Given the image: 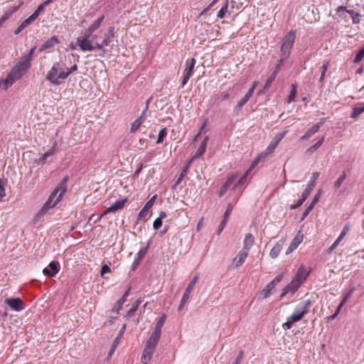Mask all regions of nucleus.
Returning <instances> with one entry per match:
<instances>
[{
  "instance_id": "19",
  "label": "nucleus",
  "mask_w": 364,
  "mask_h": 364,
  "mask_svg": "<svg viewBox=\"0 0 364 364\" xmlns=\"http://www.w3.org/2000/svg\"><path fill=\"white\" fill-rule=\"evenodd\" d=\"M301 286V285L299 284V282H296L292 279L291 281L282 289V297H284L289 294L293 295Z\"/></svg>"
},
{
  "instance_id": "61",
  "label": "nucleus",
  "mask_w": 364,
  "mask_h": 364,
  "mask_svg": "<svg viewBox=\"0 0 364 364\" xmlns=\"http://www.w3.org/2000/svg\"><path fill=\"white\" fill-rule=\"evenodd\" d=\"M360 14L359 13H358L357 14L354 15V16H353V18H352V19H353V23L354 24H358V23H360Z\"/></svg>"
},
{
  "instance_id": "5",
  "label": "nucleus",
  "mask_w": 364,
  "mask_h": 364,
  "mask_svg": "<svg viewBox=\"0 0 364 364\" xmlns=\"http://www.w3.org/2000/svg\"><path fill=\"white\" fill-rule=\"evenodd\" d=\"M93 32L88 28L81 33L80 36L77 38V44L81 50L85 51H93L95 50V43L93 41L90 40Z\"/></svg>"
},
{
  "instance_id": "15",
  "label": "nucleus",
  "mask_w": 364,
  "mask_h": 364,
  "mask_svg": "<svg viewBox=\"0 0 364 364\" xmlns=\"http://www.w3.org/2000/svg\"><path fill=\"white\" fill-rule=\"evenodd\" d=\"M309 274L310 269L308 270L304 265H301L299 267L292 279L301 285L306 281Z\"/></svg>"
},
{
  "instance_id": "25",
  "label": "nucleus",
  "mask_w": 364,
  "mask_h": 364,
  "mask_svg": "<svg viewBox=\"0 0 364 364\" xmlns=\"http://www.w3.org/2000/svg\"><path fill=\"white\" fill-rule=\"evenodd\" d=\"M284 241L279 240L274 245L269 252V256L272 259H275L278 257L282 249Z\"/></svg>"
},
{
  "instance_id": "45",
  "label": "nucleus",
  "mask_w": 364,
  "mask_h": 364,
  "mask_svg": "<svg viewBox=\"0 0 364 364\" xmlns=\"http://www.w3.org/2000/svg\"><path fill=\"white\" fill-rule=\"evenodd\" d=\"M166 135H167L166 129L162 128L159 132L156 144H161L164 141V138L166 136Z\"/></svg>"
},
{
  "instance_id": "44",
  "label": "nucleus",
  "mask_w": 364,
  "mask_h": 364,
  "mask_svg": "<svg viewBox=\"0 0 364 364\" xmlns=\"http://www.w3.org/2000/svg\"><path fill=\"white\" fill-rule=\"evenodd\" d=\"M238 176L237 174H232L228 176L227 178L226 182L225 184L226 185V187L230 188L233 184L235 185V183L237 178Z\"/></svg>"
},
{
  "instance_id": "36",
  "label": "nucleus",
  "mask_w": 364,
  "mask_h": 364,
  "mask_svg": "<svg viewBox=\"0 0 364 364\" xmlns=\"http://www.w3.org/2000/svg\"><path fill=\"white\" fill-rule=\"evenodd\" d=\"M57 143L54 142L53 146L48 149L39 159L40 161H42V163H44L48 157L51 156L55 151V146Z\"/></svg>"
},
{
  "instance_id": "28",
  "label": "nucleus",
  "mask_w": 364,
  "mask_h": 364,
  "mask_svg": "<svg viewBox=\"0 0 364 364\" xmlns=\"http://www.w3.org/2000/svg\"><path fill=\"white\" fill-rule=\"evenodd\" d=\"M146 109H144L141 116L137 118L132 124L131 127V132H136L139 129L141 123L144 122Z\"/></svg>"
},
{
  "instance_id": "12",
  "label": "nucleus",
  "mask_w": 364,
  "mask_h": 364,
  "mask_svg": "<svg viewBox=\"0 0 364 364\" xmlns=\"http://www.w3.org/2000/svg\"><path fill=\"white\" fill-rule=\"evenodd\" d=\"M31 61V60L25 56L21 57L18 64L12 69L14 73L16 72L17 74H20V76L22 77V75L30 68Z\"/></svg>"
},
{
  "instance_id": "20",
  "label": "nucleus",
  "mask_w": 364,
  "mask_h": 364,
  "mask_svg": "<svg viewBox=\"0 0 364 364\" xmlns=\"http://www.w3.org/2000/svg\"><path fill=\"white\" fill-rule=\"evenodd\" d=\"M350 225L346 224L343 228V230L341 231L340 235L338 237V238L334 241V242L330 246L328 249V252L331 253L333 252L340 244L341 240L346 237V234L350 230Z\"/></svg>"
},
{
  "instance_id": "6",
  "label": "nucleus",
  "mask_w": 364,
  "mask_h": 364,
  "mask_svg": "<svg viewBox=\"0 0 364 364\" xmlns=\"http://www.w3.org/2000/svg\"><path fill=\"white\" fill-rule=\"evenodd\" d=\"M296 38V31H290L284 37L282 41L281 53L284 58H288L290 55L291 49L292 48Z\"/></svg>"
},
{
  "instance_id": "10",
  "label": "nucleus",
  "mask_w": 364,
  "mask_h": 364,
  "mask_svg": "<svg viewBox=\"0 0 364 364\" xmlns=\"http://www.w3.org/2000/svg\"><path fill=\"white\" fill-rule=\"evenodd\" d=\"M198 278H199L198 274H196L194 276V277L192 279V280L191 281V282L188 284L187 288L186 289V290L183 294L180 304L178 307V311H181L183 309L185 305L186 304V303L190 297V295L191 294V291H192L194 286L196 285V284L197 283V282L198 280Z\"/></svg>"
},
{
  "instance_id": "50",
  "label": "nucleus",
  "mask_w": 364,
  "mask_h": 364,
  "mask_svg": "<svg viewBox=\"0 0 364 364\" xmlns=\"http://www.w3.org/2000/svg\"><path fill=\"white\" fill-rule=\"evenodd\" d=\"M36 20L34 17L31 15L28 18L25 19L22 23L20 24L21 27L25 29L27 26H28L32 22H33Z\"/></svg>"
},
{
  "instance_id": "63",
  "label": "nucleus",
  "mask_w": 364,
  "mask_h": 364,
  "mask_svg": "<svg viewBox=\"0 0 364 364\" xmlns=\"http://www.w3.org/2000/svg\"><path fill=\"white\" fill-rule=\"evenodd\" d=\"M321 191L319 190L316 193V195L314 196L313 199H312V202L313 203H317L318 201L319 200V198L321 197Z\"/></svg>"
},
{
  "instance_id": "2",
  "label": "nucleus",
  "mask_w": 364,
  "mask_h": 364,
  "mask_svg": "<svg viewBox=\"0 0 364 364\" xmlns=\"http://www.w3.org/2000/svg\"><path fill=\"white\" fill-rule=\"evenodd\" d=\"M66 181L67 178H65L64 180L56 186L38 212V215H44L50 209L54 208L61 200L67 191Z\"/></svg>"
},
{
  "instance_id": "54",
  "label": "nucleus",
  "mask_w": 364,
  "mask_h": 364,
  "mask_svg": "<svg viewBox=\"0 0 364 364\" xmlns=\"http://www.w3.org/2000/svg\"><path fill=\"white\" fill-rule=\"evenodd\" d=\"M162 225V220L161 218H156L153 223V227L155 230L159 229Z\"/></svg>"
},
{
  "instance_id": "58",
  "label": "nucleus",
  "mask_w": 364,
  "mask_h": 364,
  "mask_svg": "<svg viewBox=\"0 0 364 364\" xmlns=\"http://www.w3.org/2000/svg\"><path fill=\"white\" fill-rule=\"evenodd\" d=\"M287 58H283V55L281 53V58H280V60L278 62V63L276 65V68H275V70H277V73L279 72L282 65L284 63V62L287 60Z\"/></svg>"
},
{
  "instance_id": "59",
  "label": "nucleus",
  "mask_w": 364,
  "mask_h": 364,
  "mask_svg": "<svg viewBox=\"0 0 364 364\" xmlns=\"http://www.w3.org/2000/svg\"><path fill=\"white\" fill-rule=\"evenodd\" d=\"M294 323V321H291V319L290 317L287 318V321L284 323L283 326L286 328L287 329H290L292 327V323Z\"/></svg>"
},
{
  "instance_id": "34",
  "label": "nucleus",
  "mask_w": 364,
  "mask_h": 364,
  "mask_svg": "<svg viewBox=\"0 0 364 364\" xmlns=\"http://www.w3.org/2000/svg\"><path fill=\"white\" fill-rule=\"evenodd\" d=\"M191 163V161H189L182 169L179 176L178 177L177 180L175 182V186H178L179 184H181V183L182 182V181L183 180L184 177L187 175L188 173V167L190 166V164Z\"/></svg>"
},
{
  "instance_id": "51",
  "label": "nucleus",
  "mask_w": 364,
  "mask_h": 364,
  "mask_svg": "<svg viewBox=\"0 0 364 364\" xmlns=\"http://www.w3.org/2000/svg\"><path fill=\"white\" fill-rule=\"evenodd\" d=\"M277 70H274L271 75L270 76L267 78V81H266V83H265V87H269L270 86V85L272 84V82L274 81V80L275 79L277 75Z\"/></svg>"
},
{
  "instance_id": "47",
  "label": "nucleus",
  "mask_w": 364,
  "mask_h": 364,
  "mask_svg": "<svg viewBox=\"0 0 364 364\" xmlns=\"http://www.w3.org/2000/svg\"><path fill=\"white\" fill-rule=\"evenodd\" d=\"M346 178V174L345 172H343V174L334 183V187L336 189L339 188L341 186V185L343 184V183L345 181Z\"/></svg>"
},
{
  "instance_id": "23",
  "label": "nucleus",
  "mask_w": 364,
  "mask_h": 364,
  "mask_svg": "<svg viewBox=\"0 0 364 364\" xmlns=\"http://www.w3.org/2000/svg\"><path fill=\"white\" fill-rule=\"evenodd\" d=\"M208 141V136H206L203 141L201 142L200 145L199 146L198 149H197L195 154L192 156L190 161H193L195 159L198 158L199 156H202L206 151L207 147V143Z\"/></svg>"
},
{
  "instance_id": "64",
  "label": "nucleus",
  "mask_w": 364,
  "mask_h": 364,
  "mask_svg": "<svg viewBox=\"0 0 364 364\" xmlns=\"http://www.w3.org/2000/svg\"><path fill=\"white\" fill-rule=\"evenodd\" d=\"M310 212H311L310 208H306V210L302 213L300 220L301 221L304 220L307 217V215L309 214Z\"/></svg>"
},
{
  "instance_id": "39",
  "label": "nucleus",
  "mask_w": 364,
  "mask_h": 364,
  "mask_svg": "<svg viewBox=\"0 0 364 364\" xmlns=\"http://www.w3.org/2000/svg\"><path fill=\"white\" fill-rule=\"evenodd\" d=\"M228 1L226 0V1L224 3L221 9L218 12L217 16L219 18H223L225 16V14L228 12Z\"/></svg>"
},
{
  "instance_id": "46",
  "label": "nucleus",
  "mask_w": 364,
  "mask_h": 364,
  "mask_svg": "<svg viewBox=\"0 0 364 364\" xmlns=\"http://www.w3.org/2000/svg\"><path fill=\"white\" fill-rule=\"evenodd\" d=\"M354 291H355V288L354 287L351 288L343 296L340 304H341L342 306H344V304L348 301V300L352 296Z\"/></svg>"
},
{
  "instance_id": "48",
  "label": "nucleus",
  "mask_w": 364,
  "mask_h": 364,
  "mask_svg": "<svg viewBox=\"0 0 364 364\" xmlns=\"http://www.w3.org/2000/svg\"><path fill=\"white\" fill-rule=\"evenodd\" d=\"M364 58V46L360 49L354 58V63H358Z\"/></svg>"
},
{
  "instance_id": "49",
  "label": "nucleus",
  "mask_w": 364,
  "mask_h": 364,
  "mask_svg": "<svg viewBox=\"0 0 364 364\" xmlns=\"http://www.w3.org/2000/svg\"><path fill=\"white\" fill-rule=\"evenodd\" d=\"M250 170H247L238 180L237 183L235 184V187L244 184L246 181L247 177L250 173Z\"/></svg>"
},
{
  "instance_id": "3",
  "label": "nucleus",
  "mask_w": 364,
  "mask_h": 364,
  "mask_svg": "<svg viewBox=\"0 0 364 364\" xmlns=\"http://www.w3.org/2000/svg\"><path fill=\"white\" fill-rule=\"evenodd\" d=\"M66 181L67 178H65L64 180L56 186L38 212V215H44L50 209L54 208L61 200L67 191Z\"/></svg>"
},
{
  "instance_id": "38",
  "label": "nucleus",
  "mask_w": 364,
  "mask_h": 364,
  "mask_svg": "<svg viewBox=\"0 0 364 364\" xmlns=\"http://www.w3.org/2000/svg\"><path fill=\"white\" fill-rule=\"evenodd\" d=\"M267 156V152L264 151L262 153H261L260 154L257 155V156L254 159V161H252L250 167L249 168L248 170H250V171H251L259 162V161L262 159V158H264Z\"/></svg>"
},
{
  "instance_id": "30",
  "label": "nucleus",
  "mask_w": 364,
  "mask_h": 364,
  "mask_svg": "<svg viewBox=\"0 0 364 364\" xmlns=\"http://www.w3.org/2000/svg\"><path fill=\"white\" fill-rule=\"evenodd\" d=\"M250 92H247L245 96L237 102L236 107H235V111L238 112L240 111L242 107L248 102L250 98L252 97Z\"/></svg>"
},
{
  "instance_id": "17",
  "label": "nucleus",
  "mask_w": 364,
  "mask_h": 364,
  "mask_svg": "<svg viewBox=\"0 0 364 364\" xmlns=\"http://www.w3.org/2000/svg\"><path fill=\"white\" fill-rule=\"evenodd\" d=\"M287 131H285V132H281V133H278L274 136V138L271 141V142L267 147L265 152H267V154L273 153L276 147L280 142V141L284 137V136L287 134Z\"/></svg>"
},
{
  "instance_id": "18",
  "label": "nucleus",
  "mask_w": 364,
  "mask_h": 364,
  "mask_svg": "<svg viewBox=\"0 0 364 364\" xmlns=\"http://www.w3.org/2000/svg\"><path fill=\"white\" fill-rule=\"evenodd\" d=\"M5 303L16 311H21L24 309L23 303L19 298L6 299Z\"/></svg>"
},
{
  "instance_id": "62",
  "label": "nucleus",
  "mask_w": 364,
  "mask_h": 364,
  "mask_svg": "<svg viewBox=\"0 0 364 364\" xmlns=\"http://www.w3.org/2000/svg\"><path fill=\"white\" fill-rule=\"evenodd\" d=\"M205 126H206V122H204L199 130V132L195 136V139H194L195 141H196L198 139V136L204 132Z\"/></svg>"
},
{
  "instance_id": "22",
  "label": "nucleus",
  "mask_w": 364,
  "mask_h": 364,
  "mask_svg": "<svg viewBox=\"0 0 364 364\" xmlns=\"http://www.w3.org/2000/svg\"><path fill=\"white\" fill-rule=\"evenodd\" d=\"M248 255V252H245L244 250H241L232 261V264L235 267L241 266L245 261Z\"/></svg>"
},
{
  "instance_id": "56",
  "label": "nucleus",
  "mask_w": 364,
  "mask_h": 364,
  "mask_svg": "<svg viewBox=\"0 0 364 364\" xmlns=\"http://www.w3.org/2000/svg\"><path fill=\"white\" fill-rule=\"evenodd\" d=\"M244 355V352L242 350L240 351L238 353L235 360L232 363V364H240Z\"/></svg>"
},
{
  "instance_id": "1",
  "label": "nucleus",
  "mask_w": 364,
  "mask_h": 364,
  "mask_svg": "<svg viewBox=\"0 0 364 364\" xmlns=\"http://www.w3.org/2000/svg\"><path fill=\"white\" fill-rule=\"evenodd\" d=\"M165 321V315H163L158 319L153 332L145 343V347L141 358L142 363L147 364L151 360L161 338V328L164 325Z\"/></svg>"
},
{
  "instance_id": "14",
  "label": "nucleus",
  "mask_w": 364,
  "mask_h": 364,
  "mask_svg": "<svg viewBox=\"0 0 364 364\" xmlns=\"http://www.w3.org/2000/svg\"><path fill=\"white\" fill-rule=\"evenodd\" d=\"M155 196L146 203L137 215V220H146L150 215V210L154 205Z\"/></svg>"
},
{
  "instance_id": "55",
  "label": "nucleus",
  "mask_w": 364,
  "mask_h": 364,
  "mask_svg": "<svg viewBox=\"0 0 364 364\" xmlns=\"http://www.w3.org/2000/svg\"><path fill=\"white\" fill-rule=\"evenodd\" d=\"M110 267L107 264H104L101 268L100 274L103 276L105 274L110 272Z\"/></svg>"
},
{
  "instance_id": "24",
  "label": "nucleus",
  "mask_w": 364,
  "mask_h": 364,
  "mask_svg": "<svg viewBox=\"0 0 364 364\" xmlns=\"http://www.w3.org/2000/svg\"><path fill=\"white\" fill-rule=\"evenodd\" d=\"M232 208L230 206V205H228V208L226 209L225 212V214H224V216H223V219L222 220L219 227H218V235H220L222 231L223 230L224 228L225 227L227 223H228V220L229 219V217L231 214V212H232Z\"/></svg>"
},
{
  "instance_id": "42",
  "label": "nucleus",
  "mask_w": 364,
  "mask_h": 364,
  "mask_svg": "<svg viewBox=\"0 0 364 364\" xmlns=\"http://www.w3.org/2000/svg\"><path fill=\"white\" fill-rule=\"evenodd\" d=\"M347 14V9L343 6H340L336 9V16L341 18H346Z\"/></svg>"
},
{
  "instance_id": "32",
  "label": "nucleus",
  "mask_w": 364,
  "mask_h": 364,
  "mask_svg": "<svg viewBox=\"0 0 364 364\" xmlns=\"http://www.w3.org/2000/svg\"><path fill=\"white\" fill-rule=\"evenodd\" d=\"M319 130V125H314L306 133L301 136V140H308L314 134H315Z\"/></svg>"
},
{
  "instance_id": "33",
  "label": "nucleus",
  "mask_w": 364,
  "mask_h": 364,
  "mask_svg": "<svg viewBox=\"0 0 364 364\" xmlns=\"http://www.w3.org/2000/svg\"><path fill=\"white\" fill-rule=\"evenodd\" d=\"M52 1H53V0L45 1L43 3L41 4L38 6L36 10L31 15L34 17V18L36 19L38 17V16L40 15V14L45 9V8L47 6H48Z\"/></svg>"
},
{
  "instance_id": "43",
  "label": "nucleus",
  "mask_w": 364,
  "mask_h": 364,
  "mask_svg": "<svg viewBox=\"0 0 364 364\" xmlns=\"http://www.w3.org/2000/svg\"><path fill=\"white\" fill-rule=\"evenodd\" d=\"M291 87V89L290 91L289 97H288V103L292 102L294 100L296 95V85L292 84Z\"/></svg>"
},
{
  "instance_id": "8",
  "label": "nucleus",
  "mask_w": 364,
  "mask_h": 364,
  "mask_svg": "<svg viewBox=\"0 0 364 364\" xmlns=\"http://www.w3.org/2000/svg\"><path fill=\"white\" fill-rule=\"evenodd\" d=\"M114 37V33L113 27H110L108 29V31L105 33L103 40L101 43L97 41L96 35L93 36L92 39L95 41V50H103L105 46L109 45Z\"/></svg>"
},
{
  "instance_id": "60",
  "label": "nucleus",
  "mask_w": 364,
  "mask_h": 364,
  "mask_svg": "<svg viewBox=\"0 0 364 364\" xmlns=\"http://www.w3.org/2000/svg\"><path fill=\"white\" fill-rule=\"evenodd\" d=\"M36 47H33V48H32L29 50L28 53L27 55H24V56H25L26 58H27L28 59H29L30 60H32V58H33V56L34 52H35V50H36Z\"/></svg>"
},
{
  "instance_id": "21",
  "label": "nucleus",
  "mask_w": 364,
  "mask_h": 364,
  "mask_svg": "<svg viewBox=\"0 0 364 364\" xmlns=\"http://www.w3.org/2000/svg\"><path fill=\"white\" fill-rule=\"evenodd\" d=\"M59 271V264L58 262H51L48 267L43 269V272L45 275L52 277Z\"/></svg>"
},
{
  "instance_id": "52",
  "label": "nucleus",
  "mask_w": 364,
  "mask_h": 364,
  "mask_svg": "<svg viewBox=\"0 0 364 364\" xmlns=\"http://www.w3.org/2000/svg\"><path fill=\"white\" fill-rule=\"evenodd\" d=\"M328 63H324L321 67V73L319 78V82H322L325 77L326 72L328 69Z\"/></svg>"
},
{
  "instance_id": "35",
  "label": "nucleus",
  "mask_w": 364,
  "mask_h": 364,
  "mask_svg": "<svg viewBox=\"0 0 364 364\" xmlns=\"http://www.w3.org/2000/svg\"><path fill=\"white\" fill-rule=\"evenodd\" d=\"M104 16H100L98 18H97L92 23V24L88 27V28L94 33L100 28L102 21H104Z\"/></svg>"
},
{
  "instance_id": "31",
  "label": "nucleus",
  "mask_w": 364,
  "mask_h": 364,
  "mask_svg": "<svg viewBox=\"0 0 364 364\" xmlns=\"http://www.w3.org/2000/svg\"><path fill=\"white\" fill-rule=\"evenodd\" d=\"M301 242V240L298 237H295L293 240L289 244L287 250H286V255H289L294 250H295L299 244Z\"/></svg>"
},
{
  "instance_id": "26",
  "label": "nucleus",
  "mask_w": 364,
  "mask_h": 364,
  "mask_svg": "<svg viewBox=\"0 0 364 364\" xmlns=\"http://www.w3.org/2000/svg\"><path fill=\"white\" fill-rule=\"evenodd\" d=\"M255 242V237L251 233L246 234L245 239H244V246L242 247V250H244L245 252L250 251L251 247L253 246Z\"/></svg>"
},
{
  "instance_id": "29",
  "label": "nucleus",
  "mask_w": 364,
  "mask_h": 364,
  "mask_svg": "<svg viewBox=\"0 0 364 364\" xmlns=\"http://www.w3.org/2000/svg\"><path fill=\"white\" fill-rule=\"evenodd\" d=\"M363 112H364V102L357 104L353 109V111L350 114V117L355 119Z\"/></svg>"
},
{
  "instance_id": "27",
  "label": "nucleus",
  "mask_w": 364,
  "mask_h": 364,
  "mask_svg": "<svg viewBox=\"0 0 364 364\" xmlns=\"http://www.w3.org/2000/svg\"><path fill=\"white\" fill-rule=\"evenodd\" d=\"M59 43V40L57 36H53L48 39L40 48V51H43L53 47L55 45Z\"/></svg>"
},
{
  "instance_id": "11",
  "label": "nucleus",
  "mask_w": 364,
  "mask_h": 364,
  "mask_svg": "<svg viewBox=\"0 0 364 364\" xmlns=\"http://www.w3.org/2000/svg\"><path fill=\"white\" fill-rule=\"evenodd\" d=\"M196 60L195 58L188 59L186 61V68L183 71V75L181 79V86L184 87L191 76H193L194 73V67L196 65Z\"/></svg>"
},
{
  "instance_id": "41",
  "label": "nucleus",
  "mask_w": 364,
  "mask_h": 364,
  "mask_svg": "<svg viewBox=\"0 0 364 364\" xmlns=\"http://www.w3.org/2000/svg\"><path fill=\"white\" fill-rule=\"evenodd\" d=\"M141 303V299L136 300L134 304H132L131 309L127 312V316H131L139 308V305Z\"/></svg>"
},
{
  "instance_id": "7",
  "label": "nucleus",
  "mask_w": 364,
  "mask_h": 364,
  "mask_svg": "<svg viewBox=\"0 0 364 364\" xmlns=\"http://www.w3.org/2000/svg\"><path fill=\"white\" fill-rule=\"evenodd\" d=\"M318 177H319L318 172L313 173V174L311 176V178L310 181L309 182L306 189L302 193L301 198L299 199V200L295 204L291 205V207H290L291 209H296L304 203V202L309 196V195L314 186V183L318 179Z\"/></svg>"
},
{
  "instance_id": "9",
  "label": "nucleus",
  "mask_w": 364,
  "mask_h": 364,
  "mask_svg": "<svg viewBox=\"0 0 364 364\" xmlns=\"http://www.w3.org/2000/svg\"><path fill=\"white\" fill-rule=\"evenodd\" d=\"M309 305V301H302L299 304L290 316L291 321L298 322L301 321L304 316L307 313V308Z\"/></svg>"
},
{
  "instance_id": "53",
  "label": "nucleus",
  "mask_w": 364,
  "mask_h": 364,
  "mask_svg": "<svg viewBox=\"0 0 364 364\" xmlns=\"http://www.w3.org/2000/svg\"><path fill=\"white\" fill-rule=\"evenodd\" d=\"M148 250V247H143L139 250V251L137 253V259L141 260L145 256L146 252Z\"/></svg>"
},
{
  "instance_id": "37",
  "label": "nucleus",
  "mask_w": 364,
  "mask_h": 364,
  "mask_svg": "<svg viewBox=\"0 0 364 364\" xmlns=\"http://www.w3.org/2000/svg\"><path fill=\"white\" fill-rule=\"evenodd\" d=\"M324 141V137H321L319 140H318L317 142H316L314 144H313L312 146H311L308 149H307V152L309 153V154H313L314 153L321 145L323 143Z\"/></svg>"
},
{
  "instance_id": "40",
  "label": "nucleus",
  "mask_w": 364,
  "mask_h": 364,
  "mask_svg": "<svg viewBox=\"0 0 364 364\" xmlns=\"http://www.w3.org/2000/svg\"><path fill=\"white\" fill-rule=\"evenodd\" d=\"M125 300L124 299L120 298L114 304L112 312L115 314H118L119 311L122 309L123 304L125 303Z\"/></svg>"
},
{
  "instance_id": "4",
  "label": "nucleus",
  "mask_w": 364,
  "mask_h": 364,
  "mask_svg": "<svg viewBox=\"0 0 364 364\" xmlns=\"http://www.w3.org/2000/svg\"><path fill=\"white\" fill-rule=\"evenodd\" d=\"M77 70V65H73L70 68L64 70L62 68L61 64L59 62H55L53 64L52 68L46 75V80L50 81L53 85H60V80L66 79L70 73Z\"/></svg>"
},
{
  "instance_id": "16",
  "label": "nucleus",
  "mask_w": 364,
  "mask_h": 364,
  "mask_svg": "<svg viewBox=\"0 0 364 364\" xmlns=\"http://www.w3.org/2000/svg\"><path fill=\"white\" fill-rule=\"evenodd\" d=\"M127 199L118 200L115 201L112 205H111L104 211L102 215L97 218V220H100L104 215L109 213H116L117 211L122 210L124 208Z\"/></svg>"
},
{
  "instance_id": "57",
  "label": "nucleus",
  "mask_w": 364,
  "mask_h": 364,
  "mask_svg": "<svg viewBox=\"0 0 364 364\" xmlns=\"http://www.w3.org/2000/svg\"><path fill=\"white\" fill-rule=\"evenodd\" d=\"M343 306H342L341 304H339V305L338 306L335 313L331 316V319L333 320V319H335L338 316V315L339 314V313H340V311H341V310Z\"/></svg>"
},
{
  "instance_id": "13",
  "label": "nucleus",
  "mask_w": 364,
  "mask_h": 364,
  "mask_svg": "<svg viewBox=\"0 0 364 364\" xmlns=\"http://www.w3.org/2000/svg\"><path fill=\"white\" fill-rule=\"evenodd\" d=\"M284 273L278 274L272 281L267 284V285L262 289V294L264 299L268 298L271 294V291L275 286L279 283L283 279Z\"/></svg>"
}]
</instances>
